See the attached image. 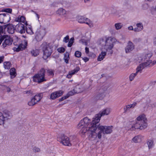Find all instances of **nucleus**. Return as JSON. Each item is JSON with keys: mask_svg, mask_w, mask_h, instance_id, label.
<instances>
[{"mask_svg": "<svg viewBox=\"0 0 156 156\" xmlns=\"http://www.w3.org/2000/svg\"><path fill=\"white\" fill-rule=\"evenodd\" d=\"M91 120L87 117H85L80 121L77 125V128L80 129L82 133H85L88 131L89 133V137L91 140H94L98 137L100 139L102 136V132L103 134H109L112 132V126H100L99 123H90Z\"/></svg>", "mask_w": 156, "mask_h": 156, "instance_id": "f257e3e1", "label": "nucleus"}, {"mask_svg": "<svg viewBox=\"0 0 156 156\" xmlns=\"http://www.w3.org/2000/svg\"><path fill=\"white\" fill-rule=\"evenodd\" d=\"M147 119L144 114L140 115L136 118V120H133L127 123L128 127L131 130H134L136 129H143L146 128L147 124Z\"/></svg>", "mask_w": 156, "mask_h": 156, "instance_id": "f03ea898", "label": "nucleus"}, {"mask_svg": "<svg viewBox=\"0 0 156 156\" xmlns=\"http://www.w3.org/2000/svg\"><path fill=\"white\" fill-rule=\"evenodd\" d=\"M147 119L144 114L140 115L136 118V120H133L127 123L128 127L131 130H134L136 129H143L146 128L147 124Z\"/></svg>", "mask_w": 156, "mask_h": 156, "instance_id": "7ed1b4c3", "label": "nucleus"}, {"mask_svg": "<svg viewBox=\"0 0 156 156\" xmlns=\"http://www.w3.org/2000/svg\"><path fill=\"white\" fill-rule=\"evenodd\" d=\"M113 39L111 37L107 38L106 40H104L103 39H101L100 41V44L102 46H105V48L106 49V51H104L102 49V51L99 54L98 57V60L100 61L102 60L106 55V51H111V54L113 53L112 51L111 50L113 48Z\"/></svg>", "mask_w": 156, "mask_h": 156, "instance_id": "20e7f679", "label": "nucleus"}, {"mask_svg": "<svg viewBox=\"0 0 156 156\" xmlns=\"http://www.w3.org/2000/svg\"><path fill=\"white\" fill-rule=\"evenodd\" d=\"M46 70L44 68H42L38 72V73L35 74L33 77V81L40 83L45 81L46 80L45 78V73Z\"/></svg>", "mask_w": 156, "mask_h": 156, "instance_id": "39448f33", "label": "nucleus"}, {"mask_svg": "<svg viewBox=\"0 0 156 156\" xmlns=\"http://www.w3.org/2000/svg\"><path fill=\"white\" fill-rule=\"evenodd\" d=\"M41 48L43 52V58L44 59H46L51 55L52 52V48L48 43L45 42L42 44Z\"/></svg>", "mask_w": 156, "mask_h": 156, "instance_id": "423d86ee", "label": "nucleus"}, {"mask_svg": "<svg viewBox=\"0 0 156 156\" xmlns=\"http://www.w3.org/2000/svg\"><path fill=\"white\" fill-rule=\"evenodd\" d=\"M110 112V109L109 108H106L103 109L101 112L96 115L95 117L93 118L92 121L91 122H90V123H92V124L96 123L98 124V122L100 121L101 117L105 115H108Z\"/></svg>", "mask_w": 156, "mask_h": 156, "instance_id": "0eeeda50", "label": "nucleus"}, {"mask_svg": "<svg viewBox=\"0 0 156 156\" xmlns=\"http://www.w3.org/2000/svg\"><path fill=\"white\" fill-rule=\"evenodd\" d=\"M57 140L66 146H71L69 138L63 134H62L57 137Z\"/></svg>", "mask_w": 156, "mask_h": 156, "instance_id": "6e6552de", "label": "nucleus"}, {"mask_svg": "<svg viewBox=\"0 0 156 156\" xmlns=\"http://www.w3.org/2000/svg\"><path fill=\"white\" fill-rule=\"evenodd\" d=\"M45 28H41L37 29L36 33L35 38L37 41H41L46 34Z\"/></svg>", "mask_w": 156, "mask_h": 156, "instance_id": "1a4fd4ad", "label": "nucleus"}, {"mask_svg": "<svg viewBox=\"0 0 156 156\" xmlns=\"http://www.w3.org/2000/svg\"><path fill=\"white\" fill-rule=\"evenodd\" d=\"M3 41H4L2 45L3 48H5L11 45L12 42V40L9 37L6 35L4 36L3 40Z\"/></svg>", "mask_w": 156, "mask_h": 156, "instance_id": "9d476101", "label": "nucleus"}, {"mask_svg": "<svg viewBox=\"0 0 156 156\" xmlns=\"http://www.w3.org/2000/svg\"><path fill=\"white\" fill-rule=\"evenodd\" d=\"M15 30L21 34L24 33L25 31L24 25L21 23H18L15 26Z\"/></svg>", "mask_w": 156, "mask_h": 156, "instance_id": "9b49d317", "label": "nucleus"}, {"mask_svg": "<svg viewBox=\"0 0 156 156\" xmlns=\"http://www.w3.org/2000/svg\"><path fill=\"white\" fill-rule=\"evenodd\" d=\"M2 27L3 28V29L7 30L8 33L9 34H13L15 30V27L12 24L5 25Z\"/></svg>", "mask_w": 156, "mask_h": 156, "instance_id": "f8f14e48", "label": "nucleus"}, {"mask_svg": "<svg viewBox=\"0 0 156 156\" xmlns=\"http://www.w3.org/2000/svg\"><path fill=\"white\" fill-rule=\"evenodd\" d=\"M135 46L130 41H129L125 48L126 52L128 53L133 50Z\"/></svg>", "mask_w": 156, "mask_h": 156, "instance_id": "ddd939ff", "label": "nucleus"}, {"mask_svg": "<svg viewBox=\"0 0 156 156\" xmlns=\"http://www.w3.org/2000/svg\"><path fill=\"white\" fill-rule=\"evenodd\" d=\"M63 91L62 90H58L52 93L50 95L51 99L54 100L61 96L63 94Z\"/></svg>", "mask_w": 156, "mask_h": 156, "instance_id": "4468645a", "label": "nucleus"}, {"mask_svg": "<svg viewBox=\"0 0 156 156\" xmlns=\"http://www.w3.org/2000/svg\"><path fill=\"white\" fill-rule=\"evenodd\" d=\"M27 42L26 41H24V44H20L18 46L17 48H14L16 49H14V50L17 51H20L23 50L24 49L27 45Z\"/></svg>", "mask_w": 156, "mask_h": 156, "instance_id": "2eb2a0df", "label": "nucleus"}, {"mask_svg": "<svg viewBox=\"0 0 156 156\" xmlns=\"http://www.w3.org/2000/svg\"><path fill=\"white\" fill-rule=\"evenodd\" d=\"M77 19L79 23H85V22L87 21L88 18H85L83 16H78L77 17Z\"/></svg>", "mask_w": 156, "mask_h": 156, "instance_id": "dca6fc26", "label": "nucleus"}, {"mask_svg": "<svg viewBox=\"0 0 156 156\" xmlns=\"http://www.w3.org/2000/svg\"><path fill=\"white\" fill-rule=\"evenodd\" d=\"M43 93H41L37 94L33 97L34 100L37 103L42 98L43 96Z\"/></svg>", "mask_w": 156, "mask_h": 156, "instance_id": "f3484780", "label": "nucleus"}, {"mask_svg": "<svg viewBox=\"0 0 156 156\" xmlns=\"http://www.w3.org/2000/svg\"><path fill=\"white\" fill-rule=\"evenodd\" d=\"M15 20L17 22L24 23L25 21V18L23 16H19L18 17L15 19Z\"/></svg>", "mask_w": 156, "mask_h": 156, "instance_id": "a211bd4d", "label": "nucleus"}, {"mask_svg": "<svg viewBox=\"0 0 156 156\" xmlns=\"http://www.w3.org/2000/svg\"><path fill=\"white\" fill-rule=\"evenodd\" d=\"M10 17L9 14L7 13H5L4 16L3 23H6L10 21Z\"/></svg>", "mask_w": 156, "mask_h": 156, "instance_id": "6ab92c4d", "label": "nucleus"}, {"mask_svg": "<svg viewBox=\"0 0 156 156\" xmlns=\"http://www.w3.org/2000/svg\"><path fill=\"white\" fill-rule=\"evenodd\" d=\"M144 68V67L142 64H140L136 69V73H142V70Z\"/></svg>", "mask_w": 156, "mask_h": 156, "instance_id": "aec40b11", "label": "nucleus"}, {"mask_svg": "<svg viewBox=\"0 0 156 156\" xmlns=\"http://www.w3.org/2000/svg\"><path fill=\"white\" fill-rule=\"evenodd\" d=\"M105 97V94L104 92L99 91V93L97 95L96 98L97 99L102 100Z\"/></svg>", "mask_w": 156, "mask_h": 156, "instance_id": "412c9836", "label": "nucleus"}, {"mask_svg": "<svg viewBox=\"0 0 156 156\" xmlns=\"http://www.w3.org/2000/svg\"><path fill=\"white\" fill-rule=\"evenodd\" d=\"M144 61H146V62H145L143 63H141L143 64V66L145 68L146 67H147L148 66H151V60H144Z\"/></svg>", "mask_w": 156, "mask_h": 156, "instance_id": "4be33fe9", "label": "nucleus"}, {"mask_svg": "<svg viewBox=\"0 0 156 156\" xmlns=\"http://www.w3.org/2000/svg\"><path fill=\"white\" fill-rule=\"evenodd\" d=\"M10 73L12 78H14L16 75V69L14 68H11L10 70Z\"/></svg>", "mask_w": 156, "mask_h": 156, "instance_id": "5701e85b", "label": "nucleus"}, {"mask_svg": "<svg viewBox=\"0 0 156 156\" xmlns=\"http://www.w3.org/2000/svg\"><path fill=\"white\" fill-rule=\"evenodd\" d=\"M66 11L63 9L62 8H61L59 9L57 12V13L61 15H63L66 14Z\"/></svg>", "mask_w": 156, "mask_h": 156, "instance_id": "b1692460", "label": "nucleus"}, {"mask_svg": "<svg viewBox=\"0 0 156 156\" xmlns=\"http://www.w3.org/2000/svg\"><path fill=\"white\" fill-rule=\"evenodd\" d=\"M5 120L4 115L0 112V125L4 124Z\"/></svg>", "mask_w": 156, "mask_h": 156, "instance_id": "393cba45", "label": "nucleus"}, {"mask_svg": "<svg viewBox=\"0 0 156 156\" xmlns=\"http://www.w3.org/2000/svg\"><path fill=\"white\" fill-rule=\"evenodd\" d=\"M69 59V54L68 52H67L64 54V59L65 62L67 64L68 63Z\"/></svg>", "mask_w": 156, "mask_h": 156, "instance_id": "a878e982", "label": "nucleus"}, {"mask_svg": "<svg viewBox=\"0 0 156 156\" xmlns=\"http://www.w3.org/2000/svg\"><path fill=\"white\" fill-rule=\"evenodd\" d=\"M31 54L32 56H36L39 54V50L37 49H33L31 51Z\"/></svg>", "mask_w": 156, "mask_h": 156, "instance_id": "bb28decb", "label": "nucleus"}, {"mask_svg": "<svg viewBox=\"0 0 156 156\" xmlns=\"http://www.w3.org/2000/svg\"><path fill=\"white\" fill-rule=\"evenodd\" d=\"M147 144L149 149L152 148L154 145L153 141L151 140H148Z\"/></svg>", "mask_w": 156, "mask_h": 156, "instance_id": "cd10ccee", "label": "nucleus"}, {"mask_svg": "<svg viewBox=\"0 0 156 156\" xmlns=\"http://www.w3.org/2000/svg\"><path fill=\"white\" fill-rule=\"evenodd\" d=\"M4 117L5 118V119H7L9 117L11 116V114L10 112L8 111L5 110L4 112Z\"/></svg>", "mask_w": 156, "mask_h": 156, "instance_id": "c85d7f7f", "label": "nucleus"}, {"mask_svg": "<svg viewBox=\"0 0 156 156\" xmlns=\"http://www.w3.org/2000/svg\"><path fill=\"white\" fill-rule=\"evenodd\" d=\"M37 103L36 102L34 98H32L31 100L29 101L28 104L30 106H32L36 104Z\"/></svg>", "mask_w": 156, "mask_h": 156, "instance_id": "c756f323", "label": "nucleus"}, {"mask_svg": "<svg viewBox=\"0 0 156 156\" xmlns=\"http://www.w3.org/2000/svg\"><path fill=\"white\" fill-rule=\"evenodd\" d=\"M46 70V72H47L48 74V76H53L54 75V71L51 69H45Z\"/></svg>", "mask_w": 156, "mask_h": 156, "instance_id": "7c9ffc66", "label": "nucleus"}, {"mask_svg": "<svg viewBox=\"0 0 156 156\" xmlns=\"http://www.w3.org/2000/svg\"><path fill=\"white\" fill-rule=\"evenodd\" d=\"M139 136H137L134 137L132 139L133 142L135 143H137L140 141L141 139Z\"/></svg>", "mask_w": 156, "mask_h": 156, "instance_id": "2f4dec72", "label": "nucleus"}, {"mask_svg": "<svg viewBox=\"0 0 156 156\" xmlns=\"http://www.w3.org/2000/svg\"><path fill=\"white\" fill-rule=\"evenodd\" d=\"M3 65L5 69H9L11 66V64L9 62H5L3 63Z\"/></svg>", "mask_w": 156, "mask_h": 156, "instance_id": "473e14b6", "label": "nucleus"}, {"mask_svg": "<svg viewBox=\"0 0 156 156\" xmlns=\"http://www.w3.org/2000/svg\"><path fill=\"white\" fill-rule=\"evenodd\" d=\"M3 33V28L2 26H0V45L3 40V38L5 35L2 36L1 35V33Z\"/></svg>", "mask_w": 156, "mask_h": 156, "instance_id": "72a5a7b5", "label": "nucleus"}, {"mask_svg": "<svg viewBox=\"0 0 156 156\" xmlns=\"http://www.w3.org/2000/svg\"><path fill=\"white\" fill-rule=\"evenodd\" d=\"M122 26L123 24L121 23H117L115 24V27L117 30L121 29Z\"/></svg>", "mask_w": 156, "mask_h": 156, "instance_id": "f704fd0d", "label": "nucleus"}, {"mask_svg": "<svg viewBox=\"0 0 156 156\" xmlns=\"http://www.w3.org/2000/svg\"><path fill=\"white\" fill-rule=\"evenodd\" d=\"M152 56V53L149 52L145 55L144 56V60H148Z\"/></svg>", "mask_w": 156, "mask_h": 156, "instance_id": "c9c22d12", "label": "nucleus"}, {"mask_svg": "<svg viewBox=\"0 0 156 156\" xmlns=\"http://www.w3.org/2000/svg\"><path fill=\"white\" fill-rule=\"evenodd\" d=\"M137 74V73L136 72L134 73L131 74L129 76V80L130 81H132L133 80L135 77L136 76Z\"/></svg>", "mask_w": 156, "mask_h": 156, "instance_id": "e433bc0d", "label": "nucleus"}, {"mask_svg": "<svg viewBox=\"0 0 156 156\" xmlns=\"http://www.w3.org/2000/svg\"><path fill=\"white\" fill-rule=\"evenodd\" d=\"M26 31L27 34H32L34 33L31 27L26 28Z\"/></svg>", "mask_w": 156, "mask_h": 156, "instance_id": "4c0bfd02", "label": "nucleus"}, {"mask_svg": "<svg viewBox=\"0 0 156 156\" xmlns=\"http://www.w3.org/2000/svg\"><path fill=\"white\" fill-rule=\"evenodd\" d=\"M74 41V38L73 37L71 38L69 40L68 44V46L69 47H70L73 44Z\"/></svg>", "mask_w": 156, "mask_h": 156, "instance_id": "58836bf2", "label": "nucleus"}, {"mask_svg": "<svg viewBox=\"0 0 156 156\" xmlns=\"http://www.w3.org/2000/svg\"><path fill=\"white\" fill-rule=\"evenodd\" d=\"M136 26L138 28L139 27V29L140 31L142 30L143 29V25L142 23H137L136 24Z\"/></svg>", "mask_w": 156, "mask_h": 156, "instance_id": "ea45409f", "label": "nucleus"}, {"mask_svg": "<svg viewBox=\"0 0 156 156\" xmlns=\"http://www.w3.org/2000/svg\"><path fill=\"white\" fill-rule=\"evenodd\" d=\"M108 88V87L107 86H103L100 89L99 91H100V92H104H104L107 90Z\"/></svg>", "mask_w": 156, "mask_h": 156, "instance_id": "a19ab883", "label": "nucleus"}, {"mask_svg": "<svg viewBox=\"0 0 156 156\" xmlns=\"http://www.w3.org/2000/svg\"><path fill=\"white\" fill-rule=\"evenodd\" d=\"M130 108H131L129 105H126L124 108V113H126Z\"/></svg>", "mask_w": 156, "mask_h": 156, "instance_id": "79ce46f5", "label": "nucleus"}, {"mask_svg": "<svg viewBox=\"0 0 156 156\" xmlns=\"http://www.w3.org/2000/svg\"><path fill=\"white\" fill-rule=\"evenodd\" d=\"M81 53L79 51H76L75 53V55L76 57L79 58L81 56Z\"/></svg>", "mask_w": 156, "mask_h": 156, "instance_id": "37998d69", "label": "nucleus"}, {"mask_svg": "<svg viewBox=\"0 0 156 156\" xmlns=\"http://www.w3.org/2000/svg\"><path fill=\"white\" fill-rule=\"evenodd\" d=\"M5 13L0 14V23H3L4 16Z\"/></svg>", "mask_w": 156, "mask_h": 156, "instance_id": "c03bdc74", "label": "nucleus"}, {"mask_svg": "<svg viewBox=\"0 0 156 156\" xmlns=\"http://www.w3.org/2000/svg\"><path fill=\"white\" fill-rule=\"evenodd\" d=\"M80 68L79 67H76L72 71V74H74L76 73L77 72L80 70Z\"/></svg>", "mask_w": 156, "mask_h": 156, "instance_id": "a18cd8bd", "label": "nucleus"}, {"mask_svg": "<svg viewBox=\"0 0 156 156\" xmlns=\"http://www.w3.org/2000/svg\"><path fill=\"white\" fill-rule=\"evenodd\" d=\"M2 11L8 13H11L12 12V9L9 8L3 9L2 10Z\"/></svg>", "mask_w": 156, "mask_h": 156, "instance_id": "49530a36", "label": "nucleus"}, {"mask_svg": "<svg viewBox=\"0 0 156 156\" xmlns=\"http://www.w3.org/2000/svg\"><path fill=\"white\" fill-rule=\"evenodd\" d=\"M85 23L88 25L90 27H93V24L91 23V22L89 19L87 20V21H86V22H85Z\"/></svg>", "mask_w": 156, "mask_h": 156, "instance_id": "de8ad7c7", "label": "nucleus"}, {"mask_svg": "<svg viewBox=\"0 0 156 156\" xmlns=\"http://www.w3.org/2000/svg\"><path fill=\"white\" fill-rule=\"evenodd\" d=\"M74 90L73 91H70L66 94V96H67L68 98L70 96H72L74 94Z\"/></svg>", "mask_w": 156, "mask_h": 156, "instance_id": "09e8293b", "label": "nucleus"}, {"mask_svg": "<svg viewBox=\"0 0 156 156\" xmlns=\"http://www.w3.org/2000/svg\"><path fill=\"white\" fill-rule=\"evenodd\" d=\"M141 41V39L140 38H135L133 39V41L135 43H137L140 42Z\"/></svg>", "mask_w": 156, "mask_h": 156, "instance_id": "8fccbe9b", "label": "nucleus"}, {"mask_svg": "<svg viewBox=\"0 0 156 156\" xmlns=\"http://www.w3.org/2000/svg\"><path fill=\"white\" fill-rule=\"evenodd\" d=\"M65 49L63 47L59 48L57 49L58 51L60 53H63L65 51Z\"/></svg>", "mask_w": 156, "mask_h": 156, "instance_id": "3c124183", "label": "nucleus"}, {"mask_svg": "<svg viewBox=\"0 0 156 156\" xmlns=\"http://www.w3.org/2000/svg\"><path fill=\"white\" fill-rule=\"evenodd\" d=\"M33 150L34 152H38L40 151V148L36 147H34L33 148Z\"/></svg>", "mask_w": 156, "mask_h": 156, "instance_id": "603ef678", "label": "nucleus"}, {"mask_svg": "<svg viewBox=\"0 0 156 156\" xmlns=\"http://www.w3.org/2000/svg\"><path fill=\"white\" fill-rule=\"evenodd\" d=\"M80 42L82 43L83 44L85 45H87V41L84 39H81L80 41Z\"/></svg>", "mask_w": 156, "mask_h": 156, "instance_id": "864d4df0", "label": "nucleus"}, {"mask_svg": "<svg viewBox=\"0 0 156 156\" xmlns=\"http://www.w3.org/2000/svg\"><path fill=\"white\" fill-rule=\"evenodd\" d=\"M69 39V36L68 35H67L64 38L63 41L66 43H67Z\"/></svg>", "mask_w": 156, "mask_h": 156, "instance_id": "5fc2aeb1", "label": "nucleus"}, {"mask_svg": "<svg viewBox=\"0 0 156 156\" xmlns=\"http://www.w3.org/2000/svg\"><path fill=\"white\" fill-rule=\"evenodd\" d=\"M137 103L136 102H134L132 104L129 105L130 107L132 108H133L136 105Z\"/></svg>", "mask_w": 156, "mask_h": 156, "instance_id": "6e6d98bb", "label": "nucleus"}, {"mask_svg": "<svg viewBox=\"0 0 156 156\" xmlns=\"http://www.w3.org/2000/svg\"><path fill=\"white\" fill-rule=\"evenodd\" d=\"M68 98L67 96H66V95L64 96L63 97H62L61 98H60L59 99V101H63V100Z\"/></svg>", "mask_w": 156, "mask_h": 156, "instance_id": "4d7b16f0", "label": "nucleus"}, {"mask_svg": "<svg viewBox=\"0 0 156 156\" xmlns=\"http://www.w3.org/2000/svg\"><path fill=\"white\" fill-rule=\"evenodd\" d=\"M72 71L71 72H69V74H68L67 75V77L68 78H71L72 77V75L73 74H72Z\"/></svg>", "mask_w": 156, "mask_h": 156, "instance_id": "13d9d810", "label": "nucleus"}, {"mask_svg": "<svg viewBox=\"0 0 156 156\" xmlns=\"http://www.w3.org/2000/svg\"><path fill=\"white\" fill-rule=\"evenodd\" d=\"M83 59L85 62H87L89 61V58L87 57H84L83 58Z\"/></svg>", "mask_w": 156, "mask_h": 156, "instance_id": "bf43d9fd", "label": "nucleus"}, {"mask_svg": "<svg viewBox=\"0 0 156 156\" xmlns=\"http://www.w3.org/2000/svg\"><path fill=\"white\" fill-rule=\"evenodd\" d=\"M133 30H134L135 32H138L140 31V29L138 27L133 29Z\"/></svg>", "mask_w": 156, "mask_h": 156, "instance_id": "052dcab7", "label": "nucleus"}, {"mask_svg": "<svg viewBox=\"0 0 156 156\" xmlns=\"http://www.w3.org/2000/svg\"><path fill=\"white\" fill-rule=\"evenodd\" d=\"M156 63V61H154L152 62L151 61V66H153Z\"/></svg>", "mask_w": 156, "mask_h": 156, "instance_id": "680f3d73", "label": "nucleus"}, {"mask_svg": "<svg viewBox=\"0 0 156 156\" xmlns=\"http://www.w3.org/2000/svg\"><path fill=\"white\" fill-rule=\"evenodd\" d=\"M85 52L87 54L89 52V49L87 47H86L85 48Z\"/></svg>", "mask_w": 156, "mask_h": 156, "instance_id": "e2e57ef3", "label": "nucleus"}, {"mask_svg": "<svg viewBox=\"0 0 156 156\" xmlns=\"http://www.w3.org/2000/svg\"><path fill=\"white\" fill-rule=\"evenodd\" d=\"M4 57L3 56L0 57V63L3 62V59Z\"/></svg>", "mask_w": 156, "mask_h": 156, "instance_id": "0e129e2a", "label": "nucleus"}, {"mask_svg": "<svg viewBox=\"0 0 156 156\" xmlns=\"http://www.w3.org/2000/svg\"><path fill=\"white\" fill-rule=\"evenodd\" d=\"M128 29L129 30H133V27L132 26H130L128 28Z\"/></svg>", "mask_w": 156, "mask_h": 156, "instance_id": "69168bd1", "label": "nucleus"}, {"mask_svg": "<svg viewBox=\"0 0 156 156\" xmlns=\"http://www.w3.org/2000/svg\"><path fill=\"white\" fill-rule=\"evenodd\" d=\"M154 44L156 46V37L155 38L154 41Z\"/></svg>", "mask_w": 156, "mask_h": 156, "instance_id": "338daca9", "label": "nucleus"}, {"mask_svg": "<svg viewBox=\"0 0 156 156\" xmlns=\"http://www.w3.org/2000/svg\"><path fill=\"white\" fill-rule=\"evenodd\" d=\"M11 90V89L9 87H7V91L8 92H9Z\"/></svg>", "mask_w": 156, "mask_h": 156, "instance_id": "774afa93", "label": "nucleus"}]
</instances>
